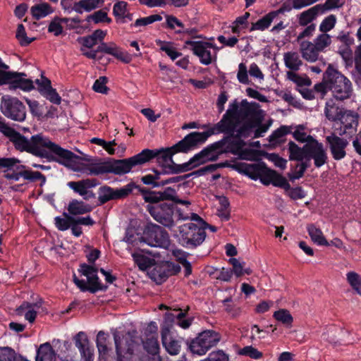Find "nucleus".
<instances>
[{
    "label": "nucleus",
    "mask_w": 361,
    "mask_h": 361,
    "mask_svg": "<svg viewBox=\"0 0 361 361\" xmlns=\"http://www.w3.org/2000/svg\"><path fill=\"white\" fill-rule=\"evenodd\" d=\"M228 140L229 137L224 135L220 140L209 145L200 152L195 154L188 161L191 171L209 161H216L221 154L226 152L225 150L229 146Z\"/></svg>",
    "instance_id": "0eeeda50"
},
{
    "label": "nucleus",
    "mask_w": 361,
    "mask_h": 361,
    "mask_svg": "<svg viewBox=\"0 0 361 361\" xmlns=\"http://www.w3.org/2000/svg\"><path fill=\"white\" fill-rule=\"evenodd\" d=\"M185 44L191 47L192 54L200 59L203 65H209L212 62L210 48H216V45L211 42L203 41L186 40Z\"/></svg>",
    "instance_id": "6ab92c4d"
},
{
    "label": "nucleus",
    "mask_w": 361,
    "mask_h": 361,
    "mask_svg": "<svg viewBox=\"0 0 361 361\" xmlns=\"http://www.w3.org/2000/svg\"><path fill=\"white\" fill-rule=\"evenodd\" d=\"M288 146L290 161H302L304 159H306L307 151L305 149L304 146L300 147L291 140L289 141Z\"/></svg>",
    "instance_id": "72a5a7b5"
},
{
    "label": "nucleus",
    "mask_w": 361,
    "mask_h": 361,
    "mask_svg": "<svg viewBox=\"0 0 361 361\" xmlns=\"http://www.w3.org/2000/svg\"><path fill=\"white\" fill-rule=\"evenodd\" d=\"M97 51L111 55L116 59L125 63H128L132 60L131 56L128 53L123 51L122 49L117 46L114 42H102L97 47Z\"/></svg>",
    "instance_id": "5701e85b"
},
{
    "label": "nucleus",
    "mask_w": 361,
    "mask_h": 361,
    "mask_svg": "<svg viewBox=\"0 0 361 361\" xmlns=\"http://www.w3.org/2000/svg\"><path fill=\"white\" fill-rule=\"evenodd\" d=\"M20 175H22V178L30 182L41 180V185L44 184L46 182L45 176L39 171H34L32 170H23L21 171Z\"/></svg>",
    "instance_id": "5fc2aeb1"
},
{
    "label": "nucleus",
    "mask_w": 361,
    "mask_h": 361,
    "mask_svg": "<svg viewBox=\"0 0 361 361\" xmlns=\"http://www.w3.org/2000/svg\"><path fill=\"white\" fill-rule=\"evenodd\" d=\"M284 63L286 66L291 71H297L302 65L297 52L289 51L284 54Z\"/></svg>",
    "instance_id": "4c0bfd02"
},
{
    "label": "nucleus",
    "mask_w": 361,
    "mask_h": 361,
    "mask_svg": "<svg viewBox=\"0 0 361 361\" xmlns=\"http://www.w3.org/2000/svg\"><path fill=\"white\" fill-rule=\"evenodd\" d=\"M109 335L100 331L97 336L96 344L98 348L99 356H105L108 354L109 348L107 345Z\"/></svg>",
    "instance_id": "de8ad7c7"
},
{
    "label": "nucleus",
    "mask_w": 361,
    "mask_h": 361,
    "mask_svg": "<svg viewBox=\"0 0 361 361\" xmlns=\"http://www.w3.org/2000/svg\"><path fill=\"white\" fill-rule=\"evenodd\" d=\"M346 279L352 288L361 295V276L355 271H349L346 274Z\"/></svg>",
    "instance_id": "864d4df0"
},
{
    "label": "nucleus",
    "mask_w": 361,
    "mask_h": 361,
    "mask_svg": "<svg viewBox=\"0 0 361 361\" xmlns=\"http://www.w3.org/2000/svg\"><path fill=\"white\" fill-rule=\"evenodd\" d=\"M67 185L75 192L78 193L81 196H85L88 194V190L86 188L83 179L79 181H70L67 183Z\"/></svg>",
    "instance_id": "69168bd1"
},
{
    "label": "nucleus",
    "mask_w": 361,
    "mask_h": 361,
    "mask_svg": "<svg viewBox=\"0 0 361 361\" xmlns=\"http://www.w3.org/2000/svg\"><path fill=\"white\" fill-rule=\"evenodd\" d=\"M114 340L116 347V361H128V357L125 355H132L134 352L135 341L129 332L120 336L116 331L114 333Z\"/></svg>",
    "instance_id": "a211bd4d"
},
{
    "label": "nucleus",
    "mask_w": 361,
    "mask_h": 361,
    "mask_svg": "<svg viewBox=\"0 0 361 361\" xmlns=\"http://www.w3.org/2000/svg\"><path fill=\"white\" fill-rule=\"evenodd\" d=\"M276 17V13L271 11L266 14L264 16L259 19L256 23H252L250 31L253 30H265L267 29L273 22L274 19Z\"/></svg>",
    "instance_id": "ea45409f"
},
{
    "label": "nucleus",
    "mask_w": 361,
    "mask_h": 361,
    "mask_svg": "<svg viewBox=\"0 0 361 361\" xmlns=\"http://www.w3.org/2000/svg\"><path fill=\"white\" fill-rule=\"evenodd\" d=\"M141 239L151 247L167 248L170 244L167 231L155 224H148L145 227Z\"/></svg>",
    "instance_id": "4468645a"
},
{
    "label": "nucleus",
    "mask_w": 361,
    "mask_h": 361,
    "mask_svg": "<svg viewBox=\"0 0 361 361\" xmlns=\"http://www.w3.org/2000/svg\"><path fill=\"white\" fill-rule=\"evenodd\" d=\"M162 20V17L159 14L151 15L145 18H140L137 19L134 24L131 25V26L140 27V26H146L147 25L152 24L157 21H161Z\"/></svg>",
    "instance_id": "0e129e2a"
},
{
    "label": "nucleus",
    "mask_w": 361,
    "mask_h": 361,
    "mask_svg": "<svg viewBox=\"0 0 361 361\" xmlns=\"http://www.w3.org/2000/svg\"><path fill=\"white\" fill-rule=\"evenodd\" d=\"M146 209L152 218L164 226L171 229L175 226L173 219L174 204L167 203L166 201L149 203Z\"/></svg>",
    "instance_id": "9d476101"
},
{
    "label": "nucleus",
    "mask_w": 361,
    "mask_h": 361,
    "mask_svg": "<svg viewBox=\"0 0 361 361\" xmlns=\"http://www.w3.org/2000/svg\"><path fill=\"white\" fill-rule=\"evenodd\" d=\"M149 276L157 283H161L167 280L170 276L169 272L168 262H162L159 264H155L151 267L149 270Z\"/></svg>",
    "instance_id": "cd10ccee"
},
{
    "label": "nucleus",
    "mask_w": 361,
    "mask_h": 361,
    "mask_svg": "<svg viewBox=\"0 0 361 361\" xmlns=\"http://www.w3.org/2000/svg\"><path fill=\"white\" fill-rule=\"evenodd\" d=\"M142 197L147 203H157L164 201H171L173 204H180L189 206L190 202L178 198L177 191L172 187H166L164 190H142Z\"/></svg>",
    "instance_id": "f8f14e48"
},
{
    "label": "nucleus",
    "mask_w": 361,
    "mask_h": 361,
    "mask_svg": "<svg viewBox=\"0 0 361 361\" xmlns=\"http://www.w3.org/2000/svg\"><path fill=\"white\" fill-rule=\"evenodd\" d=\"M16 37L22 47L28 46L35 39V38H30L27 36L25 28L23 24L18 25Z\"/></svg>",
    "instance_id": "13d9d810"
},
{
    "label": "nucleus",
    "mask_w": 361,
    "mask_h": 361,
    "mask_svg": "<svg viewBox=\"0 0 361 361\" xmlns=\"http://www.w3.org/2000/svg\"><path fill=\"white\" fill-rule=\"evenodd\" d=\"M26 74L4 70L0 75V85H8L9 90L20 89L23 91H30L35 88L31 79L26 78Z\"/></svg>",
    "instance_id": "dca6fc26"
},
{
    "label": "nucleus",
    "mask_w": 361,
    "mask_h": 361,
    "mask_svg": "<svg viewBox=\"0 0 361 361\" xmlns=\"http://www.w3.org/2000/svg\"><path fill=\"white\" fill-rule=\"evenodd\" d=\"M128 3L123 1L118 0L113 6V15L115 17L116 22L119 23V20L123 18V17L128 11Z\"/></svg>",
    "instance_id": "603ef678"
},
{
    "label": "nucleus",
    "mask_w": 361,
    "mask_h": 361,
    "mask_svg": "<svg viewBox=\"0 0 361 361\" xmlns=\"http://www.w3.org/2000/svg\"><path fill=\"white\" fill-rule=\"evenodd\" d=\"M324 78L329 82V89L333 97L338 101H343L350 97L353 92L352 83L341 72L329 64L324 73Z\"/></svg>",
    "instance_id": "39448f33"
},
{
    "label": "nucleus",
    "mask_w": 361,
    "mask_h": 361,
    "mask_svg": "<svg viewBox=\"0 0 361 361\" xmlns=\"http://www.w3.org/2000/svg\"><path fill=\"white\" fill-rule=\"evenodd\" d=\"M255 102L246 99L238 102L237 99L230 102L225 114L219 121L218 129L221 133L229 137V146L225 150L238 155L247 145L245 139L262 137L272 124V119L264 123V114Z\"/></svg>",
    "instance_id": "f257e3e1"
},
{
    "label": "nucleus",
    "mask_w": 361,
    "mask_h": 361,
    "mask_svg": "<svg viewBox=\"0 0 361 361\" xmlns=\"http://www.w3.org/2000/svg\"><path fill=\"white\" fill-rule=\"evenodd\" d=\"M358 118L357 113L345 109L336 124H334V131L341 136L351 135L357 130Z\"/></svg>",
    "instance_id": "f3484780"
},
{
    "label": "nucleus",
    "mask_w": 361,
    "mask_h": 361,
    "mask_svg": "<svg viewBox=\"0 0 361 361\" xmlns=\"http://www.w3.org/2000/svg\"><path fill=\"white\" fill-rule=\"evenodd\" d=\"M53 13L51 6L47 3H42L31 7V13L35 20H39Z\"/></svg>",
    "instance_id": "a19ab883"
},
{
    "label": "nucleus",
    "mask_w": 361,
    "mask_h": 361,
    "mask_svg": "<svg viewBox=\"0 0 361 361\" xmlns=\"http://www.w3.org/2000/svg\"><path fill=\"white\" fill-rule=\"evenodd\" d=\"M98 271V268L95 266L86 263L80 264L78 272L87 278V281H85L83 292L88 291L91 293H96L98 291L107 290L108 286L102 283L97 275Z\"/></svg>",
    "instance_id": "2eb2a0df"
},
{
    "label": "nucleus",
    "mask_w": 361,
    "mask_h": 361,
    "mask_svg": "<svg viewBox=\"0 0 361 361\" xmlns=\"http://www.w3.org/2000/svg\"><path fill=\"white\" fill-rule=\"evenodd\" d=\"M199 340L207 347V351L216 346L221 340L220 334L214 330H205L198 334Z\"/></svg>",
    "instance_id": "c756f323"
},
{
    "label": "nucleus",
    "mask_w": 361,
    "mask_h": 361,
    "mask_svg": "<svg viewBox=\"0 0 361 361\" xmlns=\"http://www.w3.org/2000/svg\"><path fill=\"white\" fill-rule=\"evenodd\" d=\"M307 151L306 160H314L315 167L320 168L324 165L328 161L327 153L324 147L323 144H321L314 147H311Z\"/></svg>",
    "instance_id": "bb28decb"
},
{
    "label": "nucleus",
    "mask_w": 361,
    "mask_h": 361,
    "mask_svg": "<svg viewBox=\"0 0 361 361\" xmlns=\"http://www.w3.org/2000/svg\"><path fill=\"white\" fill-rule=\"evenodd\" d=\"M290 126H281L276 130H274L269 136V142L274 145H279L284 142L282 138L288 134L291 133Z\"/></svg>",
    "instance_id": "f704fd0d"
},
{
    "label": "nucleus",
    "mask_w": 361,
    "mask_h": 361,
    "mask_svg": "<svg viewBox=\"0 0 361 361\" xmlns=\"http://www.w3.org/2000/svg\"><path fill=\"white\" fill-rule=\"evenodd\" d=\"M47 99L54 104H59L61 102V97L56 92V89L51 87L42 94Z\"/></svg>",
    "instance_id": "774afa93"
},
{
    "label": "nucleus",
    "mask_w": 361,
    "mask_h": 361,
    "mask_svg": "<svg viewBox=\"0 0 361 361\" xmlns=\"http://www.w3.org/2000/svg\"><path fill=\"white\" fill-rule=\"evenodd\" d=\"M309 235L312 240L318 245L324 246L328 244L322 230L315 226L314 224H310L307 228Z\"/></svg>",
    "instance_id": "58836bf2"
},
{
    "label": "nucleus",
    "mask_w": 361,
    "mask_h": 361,
    "mask_svg": "<svg viewBox=\"0 0 361 361\" xmlns=\"http://www.w3.org/2000/svg\"><path fill=\"white\" fill-rule=\"evenodd\" d=\"M344 111V109L340 108L335 104H330L329 102H327L326 104L324 113L326 117L329 121H334V124H336L337 121L339 120V118Z\"/></svg>",
    "instance_id": "79ce46f5"
},
{
    "label": "nucleus",
    "mask_w": 361,
    "mask_h": 361,
    "mask_svg": "<svg viewBox=\"0 0 361 361\" xmlns=\"http://www.w3.org/2000/svg\"><path fill=\"white\" fill-rule=\"evenodd\" d=\"M7 137L16 149L47 159L49 161H53L54 154L62 155L61 152H63L58 144L41 134L32 135L29 140L13 128Z\"/></svg>",
    "instance_id": "7ed1b4c3"
},
{
    "label": "nucleus",
    "mask_w": 361,
    "mask_h": 361,
    "mask_svg": "<svg viewBox=\"0 0 361 361\" xmlns=\"http://www.w3.org/2000/svg\"><path fill=\"white\" fill-rule=\"evenodd\" d=\"M134 189H137L141 195L142 190H147L145 187L137 185L133 181L120 188H113L106 185H102L97 191L99 205H103L111 200L124 199L131 194Z\"/></svg>",
    "instance_id": "1a4fd4ad"
},
{
    "label": "nucleus",
    "mask_w": 361,
    "mask_h": 361,
    "mask_svg": "<svg viewBox=\"0 0 361 361\" xmlns=\"http://www.w3.org/2000/svg\"><path fill=\"white\" fill-rule=\"evenodd\" d=\"M104 0H80L75 2L73 10L78 13H82L84 11L90 12L91 11L102 6Z\"/></svg>",
    "instance_id": "473e14b6"
},
{
    "label": "nucleus",
    "mask_w": 361,
    "mask_h": 361,
    "mask_svg": "<svg viewBox=\"0 0 361 361\" xmlns=\"http://www.w3.org/2000/svg\"><path fill=\"white\" fill-rule=\"evenodd\" d=\"M312 43L322 52L331 44V37L327 33H322L314 39Z\"/></svg>",
    "instance_id": "bf43d9fd"
},
{
    "label": "nucleus",
    "mask_w": 361,
    "mask_h": 361,
    "mask_svg": "<svg viewBox=\"0 0 361 361\" xmlns=\"http://www.w3.org/2000/svg\"><path fill=\"white\" fill-rule=\"evenodd\" d=\"M191 171V167L188 161L183 164H176L173 159L169 164L162 165V169H158V171L169 175L180 174Z\"/></svg>",
    "instance_id": "7c9ffc66"
},
{
    "label": "nucleus",
    "mask_w": 361,
    "mask_h": 361,
    "mask_svg": "<svg viewBox=\"0 0 361 361\" xmlns=\"http://www.w3.org/2000/svg\"><path fill=\"white\" fill-rule=\"evenodd\" d=\"M273 317L276 320L281 322L283 324L287 326H290L293 321V318L290 312L285 309H281L278 311H276L274 313Z\"/></svg>",
    "instance_id": "4d7b16f0"
},
{
    "label": "nucleus",
    "mask_w": 361,
    "mask_h": 361,
    "mask_svg": "<svg viewBox=\"0 0 361 361\" xmlns=\"http://www.w3.org/2000/svg\"><path fill=\"white\" fill-rule=\"evenodd\" d=\"M259 153L270 161L273 162L276 167H279L282 170L286 168L287 160L281 157L278 154L268 153L264 151H259Z\"/></svg>",
    "instance_id": "3c124183"
},
{
    "label": "nucleus",
    "mask_w": 361,
    "mask_h": 361,
    "mask_svg": "<svg viewBox=\"0 0 361 361\" xmlns=\"http://www.w3.org/2000/svg\"><path fill=\"white\" fill-rule=\"evenodd\" d=\"M97 51L111 55L116 59L125 63H128L132 60L131 56L128 53L123 51L122 49L117 46L114 42H102L97 47Z\"/></svg>",
    "instance_id": "b1692460"
},
{
    "label": "nucleus",
    "mask_w": 361,
    "mask_h": 361,
    "mask_svg": "<svg viewBox=\"0 0 361 361\" xmlns=\"http://www.w3.org/2000/svg\"><path fill=\"white\" fill-rule=\"evenodd\" d=\"M218 126L219 122L211 126L207 131L190 133L181 140L170 147L173 154L188 153L196 148L199 145L204 143L211 135L221 134V131L218 129Z\"/></svg>",
    "instance_id": "6e6552de"
},
{
    "label": "nucleus",
    "mask_w": 361,
    "mask_h": 361,
    "mask_svg": "<svg viewBox=\"0 0 361 361\" xmlns=\"http://www.w3.org/2000/svg\"><path fill=\"white\" fill-rule=\"evenodd\" d=\"M300 50L302 57L308 62L314 63L319 59V53L321 51L310 41L301 42Z\"/></svg>",
    "instance_id": "c85d7f7f"
},
{
    "label": "nucleus",
    "mask_w": 361,
    "mask_h": 361,
    "mask_svg": "<svg viewBox=\"0 0 361 361\" xmlns=\"http://www.w3.org/2000/svg\"><path fill=\"white\" fill-rule=\"evenodd\" d=\"M326 141L335 160H341L346 156L345 148L349 144L346 139L339 137L335 132L327 136Z\"/></svg>",
    "instance_id": "412c9836"
},
{
    "label": "nucleus",
    "mask_w": 361,
    "mask_h": 361,
    "mask_svg": "<svg viewBox=\"0 0 361 361\" xmlns=\"http://www.w3.org/2000/svg\"><path fill=\"white\" fill-rule=\"evenodd\" d=\"M263 185H273L275 187L281 188L286 191L290 189V185L286 178L281 174L279 173L276 171L268 169L267 173L264 174Z\"/></svg>",
    "instance_id": "a878e982"
},
{
    "label": "nucleus",
    "mask_w": 361,
    "mask_h": 361,
    "mask_svg": "<svg viewBox=\"0 0 361 361\" xmlns=\"http://www.w3.org/2000/svg\"><path fill=\"white\" fill-rule=\"evenodd\" d=\"M161 336L162 345L169 354L171 355L179 354L181 349V340L172 337L168 326L161 327Z\"/></svg>",
    "instance_id": "4be33fe9"
},
{
    "label": "nucleus",
    "mask_w": 361,
    "mask_h": 361,
    "mask_svg": "<svg viewBox=\"0 0 361 361\" xmlns=\"http://www.w3.org/2000/svg\"><path fill=\"white\" fill-rule=\"evenodd\" d=\"M173 155L170 147L159 149H144L140 153L126 159V173H128L133 168L142 166L155 158L160 169H162V165L169 164L171 159H173Z\"/></svg>",
    "instance_id": "20e7f679"
},
{
    "label": "nucleus",
    "mask_w": 361,
    "mask_h": 361,
    "mask_svg": "<svg viewBox=\"0 0 361 361\" xmlns=\"http://www.w3.org/2000/svg\"><path fill=\"white\" fill-rule=\"evenodd\" d=\"M143 347L145 350L149 354L158 355L159 353V343L156 335H151L147 337L143 341Z\"/></svg>",
    "instance_id": "a18cd8bd"
},
{
    "label": "nucleus",
    "mask_w": 361,
    "mask_h": 361,
    "mask_svg": "<svg viewBox=\"0 0 361 361\" xmlns=\"http://www.w3.org/2000/svg\"><path fill=\"white\" fill-rule=\"evenodd\" d=\"M202 226L190 222L178 227L175 234L178 243L187 249H195L202 244L206 238Z\"/></svg>",
    "instance_id": "423d86ee"
},
{
    "label": "nucleus",
    "mask_w": 361,
    "mask_h": 361,
    "mask_svg": "<svg viewBox=\"0 0 361 361\" xmlns=\"http://www.w3.org/2000/svg\"><path fill=\"white\" fill-rule=\"evenodd\" d=\"M0 109L8 118L23 122L26 118V108L17 97L4 95L1 99Z\"/></svg>",
    "instance_id": "ddd939ff"
},
{
    "label": "nucleus",
    "mask_w": 361,
    "mask_h": 361,
    "mask_svg": "<svg viewBox=\"0 0 361 361\" xmlns=\"http://www.w3.org/2000/svg\"><path fill=\"white\" fill-rule=\"evenodd\" d=\"M240 173L245 174L252 180H260L263 184L264 174L267 173L268 167L264 161L257 164L240 163L234 166Z\"/></svg>",
    "instance_id": "aec40b11"
},
{
    "label": "nucleus",
    "mask_w": 361,
    "mask_h": 361,
    "mask_svg": "<svg viewBox=\"0 0 361 361\" xmlns=\"http://www.w3.org/2000/svg\"><path fill=\"white\" fill-rule=\"evenodd\" d=\"M135 263L139 269L142 271L151 269L154 265V259H151L144 255L140 253H133L132 255Z\"/></svg>",
    "instance_id": "37998d69"
},
{
    "label": "nucleus",
    "mask_w": 361,
    "mask_h": 361,
    "mask_svg": "<svg viewBox=\"0 0 361 361\" xmlns=\"http://www.w3.org/2000/svg\"><path fill=\"white\" fill-rule=\"evenodd\" d=\"M68 211L71 215H80L90 212L92 207L82 201L73 200L69 202Z\"/></svg>",
    "instance_id": "c9c22d12"
},
{
    "label": "nucleus",
    "mask_w": 361,
    "mask_h": 361,
    "mask_svg": "<svg viewBox=\"0 0 361 361\" xmlns=\"http://www.w3.org/2000/svg\"><path fill=\"white\" fill-rule=\"evenodd\" d=\"M56 353L49 342L41 344L37 350L35 361H56Z\"/></svg>",
    "instance_id": "2f4dec72"
},
{
    "label": "nucleus",
    "mask_w": 361,
    "mask_h": 361,
    "mask_svg": "<svg viewBox=\"0 0 361 361\" xmlns=\"http://www.w3.org/2000/svg\"><path fill=\"white\" fill-rule=\"evenodd\" d=\"M156 44L160 47V49L164 51L172 61H174L182 55V53L177 51L176 49L172 47V43L170 42H164L158 39L156 40Z\"/></svg>",
    "instance_id": "09e8293b"
},
{
    "label": "nucleus",
    "mask_w": 361,
    "mask_h": 361,
    "mask_svg": "<svg viewBox=\"0 0 361 361\" xmlns=\"http://www.w3.org/2000/svg\"><path fill=\"white\" fill-rule=\"evenodd\" d=\"M152 173L142 176L140 180L144 185L147 186L145 187L146 189H151L152 190H154V189L156 188H162L164 190L169 184L178 183L192 176L190 173L181 176L164 178V176L168 175L167 173H162L158 171L157 169H152Z\"/></svg>",
    "instance_id": "9b49d317"
},
{
    "label": "nucleus",
    "mask_w": 361,
    "mask_h": 361,
    "mask_svg": "<svg viewBox=\"0 0 361 361\" xmlns=\"http://www.w3.org/2000/svg\"><path fill=\"white\" fill-rule=\"evenodd\" d=\"M75 346L78 348L83 361H93V349L90 346V341L83 331L78 332L74 337Z\"/></svg>",
    "instance_id": "393cba45"
},
{
    "label": "nucleus",
    "mask_w": 361,
    "mask_h": 361,
    "mask_svg": "<svg viewBox=\"0 0 361 361\" xmlns=\"http://www.w3.org/2000/svg\"><path fill=\"white\" fill-rule=\"evenodd\" d=\"M59 148L63 151L61 152L62 155L54 154L53 161L71 169L74 171L95 176L108 173L116 176L126 174V159L107 158L103 159L87 154L78 156L60 145Z\"/></svg>",
    "instance_id": "f03ea898"
},
{
    "label": "nucleus",
    "mask_w": 361,
    "mask_h": 361,
    "mask_svg": "<svg viewBox=\"0 0 361 361\" xmlns=\"http://www.w3.org/2000/svg\"><path fill=\"white\" fill-rule=\"evenodd\" d=\"M27 360L20 355H17L10 347L0 348V361H22Z\"/></svg>",
    "instance_id": "c03bdc74"
},
{
    "label": "nucleus",
    "mask_w": 361,
    "mask_h": 361,
    "mask_svg": "<svg viewBox=\"0 0 361 361\" xmlns=\"http://www.w3.org/2000/svg\"><path fill=\"white\" fill-rule=\"evenodd\" d=\"M319 9H321V7L315 5L301 13L299 17V24L302 26H306L311 23L319 14H321Z\"/></svg>",
    "instance_id": "e433bc0d"
},
{
    "label": "nucleus",
    "mask_w": 361,
    "mask_h": 361,
    "mask_svg": "<svg viewBox=\"0 0 361 361\" xmlns=\"http://www.w3.org/2000/svg\"><path fill=\"white\" fill-rule=\"evenodd\" d=\"M300 161V163H298L292 166V169L294 168L295 169L299 168L298 171L289 172L287 174L288 179L291 182H294L295 180H298L302 178L304 176L306 170L310 167V164L307 160L305 161H303V160Z\"/></svg>",
    "instance_id": "49530a36"
},
{
    "label": "nucleus",
    "mask_w": 361,
    "mask_h": 361,
    "mask_svg": "<svg viewBox=\"0 0 361 361\" xmlns=\"http://www.w3.org/2000/svg\"><path fill=\"white\" fill-rule=\"evenodd\" d=\"M188 348L193 354L203 355L207 352V347L203 345L202 341L199 340L198 336L192 339L190 342H188Z\"/></svg>",
    "instance_id": "6e6d98bb"
},
{
    "label": "nucleus",
    "mask_w": 361,
    "mask_h": 361,
    "mask_svg": "<svg viewBox=\"0 0 361 361\" xmlns=\"http://www.w3.org/2000/svg\"><path fill=\"white\" fill-rule=\"evenodd\" d=\"M63 215L65 216V218H61V216H56L54 219L55 221V225L56 228L59 231H66L70 228V225L71 222H73L74 217L68 215L67 214L64 213Z\"/></svg>",
    "instance_id": "680f3d73"
},
{
    "label": "nucleus",
    "mask_w": 361,
    "mask_h": 361,
    "mask_svg": "<svg viewBox=\"0 0 361 361\" xmlns=\"http://www.w3.org/2000/svg\"><path fill=\"white\" fill-rule=\"evenodd\" d=\"M108 79L106 76H101L97 79L92 86L94 92L102 94H107L109 88L106 87Z\"/></svg>",
    "instance_id": "338daca9"
},
{
    "label": "nucleus",
    "mask_w": 361,
    "mask_h": 361,
    "mask_svg": "<svg viewBox=\"0 0 361 361\" xmlns=\"http://www.w3.org/2000/svg\"><path fill=\"white\" fill-rule=\"evenodd\" d=\"M228 164L227 162L219 163V164H212L200 168L196 171H194L190 173V175H192L194 177H199L206 175L209 173H212L217 170L219 168L228 166Z\"/></svg>",
    "instance_id": "8fccbe9b"
},
{
    "label": "nucleus",
    "mask_w": 361,
    "mask_h": 361,
    "mask_svg": "<svg viewBox=\"0 0 361 361\" xmlns=\"http://www.w3.org/2000/svg\"><path fill=\"white\" fill-rule=\"evenodd\" d=\"M90 20H92L94 23H110L112 21L111 18L108 17L107 13L102 9L95 11L93 14L88 16L86 20L89 22Z\"/></svg>",
    "instance_id": "052dcab7"
},
{
    "label": "nucleus",
    "mask_w": 361,
    "mask_h": 361,
    "mask_svg": "<svg viewBox=\"0 0 361 361\" xmlns=\"http://www.w3.org/2000/svg\"><path fill=\"white\" fill-rule=\"evenodd\" d=\"M336 23V17L331 14L326 17L319 25V30L322 33H327L331 30Z\"/></svg>",
    "instance_id": "e2e57ef3"
}]
</instances>
